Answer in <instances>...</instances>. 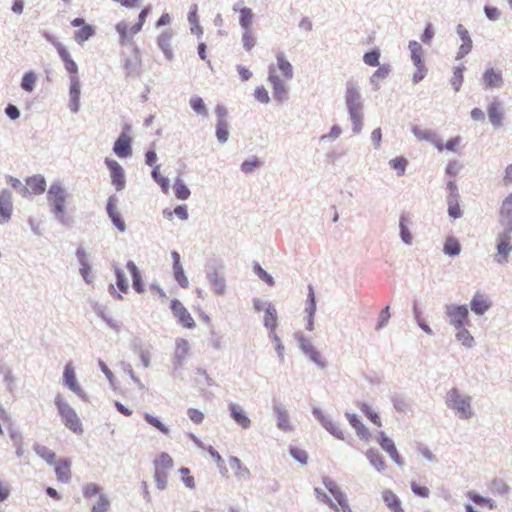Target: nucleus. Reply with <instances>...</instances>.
<instances>
[{"label": "nucleus", "instance_id": "1", "mask_svg": "<svg viewBox=\"0 0 512 512\" xmlns=\"http://www.w3.org/2000/svg\"><path fill=\"white\" fill-rule=\"evenodd\" d=\"M277 65H271L268 71V81L272 87L273 98L279 103L288 99V88L285 80L293 77V67L281 52L276 55Z\"/></svg>", "mask_w": 512, "mask_h": 512}, {"label": "nucleus", "instance_id": "2", "mask_svg": "<svg viewBox=\"0 0 512 512\" xmlns=\"http://www.w3.org/2000/svg\"><path fill=\"white\" fill-rule=\"evenodd\" d=\"M54 402L65 427L75 434H82L83 427L81 420L76 411L66 401L64 396L62 394H57Z\"/></svg>", "mask_w": 512, "mask_h": 512}, {"label": "nucleus", "instance_id": "3", "mask_svg": "<svg viewBox=\"0 0 512 512\" xmlns=\"http://www.w3.org/2000/svg\"><path fill=\"white\" fill-rule=\"evenodd\" d=\"M329 492L334 497L336 503H334L323 490L319 488L314 489L316 498L319 501L329 505L332 509L336 511L341 510L342 512H353L349 506V502L345 493L341 490L339 485L336 488L331 489Z\"/></svg>", "mask_w": 512, "mask_h": 512}, {"label": "nucleus", "instance_id": "4", "mask_svg": "<svg viewBox=\"0 0 512 512\" xmlns=\"http://www.w3.org/2000/svg\"><path fill=\"white\" fill-rule=\"evenodd\" d=\"M154 479L157 488L163 490L166 488L168 481V473L173 467V459L168 453H161L153 462Z\"/></svg>", "mask_w": 512, "mask_h": 512}, {"label": "nucleus", "instance_id": "5", "mask_svg": "<svg viewBox=\"0 0 512 512\" xmlns=\"http://www.w3.org/2000/svg\"><path fill=\"white\" fill-rule=\"evenodd\" d=\"M446 404L449 408L456 410L461 418L468 419L473 414L470 397L461 395L455 388L447 392Z\"/></svg>", "mask_w": 512, "mask_h": 512}, {"label": "nucleus", "instance_id": "6", "mask_svg": "<svg viewBox=\"0 0 512 512\" xmlns=\"http://www.w3.org/2000/svg\"><path fill=\"white\" fill-rule=\"evenodd\" d=\"M47 196L49 203L53 206V212L62 218L66 200L64 189L58 184H52L48 190Z\"/></svg>", "mask_w": 512, "mask_h": 512}, {"label": "nucleus", "instance_id": "7", "mask_svg": "<svg viewBox=\"0 0 512 512\" xmlns=\"http://www.w3.org/2000/svg\"><path fill=\"white\" fill-rule=\"evenodd\" d=\"M63 384L80 398H86V393L77 380L72 363H67L65 365L63 372Z\"/></svg>", "mask_w": 512, "mask_h": 512}, {"label": "nucleus", "instance_id": "8", "mask_svg": "<svg viewBox=\"0 0 512 512\" xmlns=\"http://www.w3.org/2000/svg\"><path fill=\"white\" fill-rule=\"evenodd\" d=\"M446 314L450 318L451 324L456 328L460 329L464 327L469 321L468 319V309L464 305H448L446 307Z\"/></svg>", "mask_w": 512, "mask_h": 512}, {"label": "nucleus", "instance_id": "9", "mask_svg": "<svg viewBox=\"0 0 512 512\" xmlns=\"http://www.w3.org/2000/svg\"><path fill=\"white\" fill-rule=\"evenodd\" d=\"M170 308L174 314V316L178 319L179 323L187 328V329H193L196 326V323L189 313V311L183 306V304L177 300L174 299L171 301Z\"/></svg>", "mask_w": 512, "mask_h": 512}, {"label": "nucleus", "instance_id": "10", "mask_svg": "<svg viewBox=\"0 0 512 512\" xmlns=\"http://www.w3.org/2000/svg\"><path fill=\"white\" fill-rule=\"evenodd\" d=\"M512 251L510 232L506 231L499 235L497 241V253L495 260L498 263H505L508 260V255Z\"/></svg>", "mask_w": 512, "mask_h": 512}, {"label": "nucleus", "instance_id": "11", "mask_svg": "<svg viewBox=\"0 0 512 512\" xmlns=\"http://www.w3.org/2000/svg\"><path fill=\"white\" fill-rule=\"evenodd\" d=\"M105 163L110 170V176L112 184L115 186L117 191L124 189L125 187V175L121 165L112 159H106Z\"/></svg>", "mask_w": 512, "mask_h": 512}, {"label": "nucleus", "instance_id": "12", "mask_svg": "<svg viewBox=\"0 0 512 512\" xmlns=\"http://www.w3.org/2000/svg\"><path fill=\"white\" fill-rule=\"evenodd\" d=\"M132 138L127 132H122L114 143L113 151L120 158L132 155Z\"/></svg>", "mask_w": 512, "mask_h": 512}, {"label": "nucleus", "instance_id": "13", "mask_svg": "<svg viewBox=\"0 0 512 512\" xmlns=\"http://www.w3.org/2000/svg\"><path fill=\"white\" fill-rule=\"evenodd\" d=\"M360 92L357 87L353 84H349L346 90V105L348 107L349 114L361 112L362 105L360 101Z\"/></svg>", "mask_w": 512, "mask_h": 512}, {"label": "nucleus", "instance_id": "14", "mask_svg": "<svg viewBox=\"0 0 512 512\" xmlns=\"http://www.w3.org/2000/svg\"><path fill=\"white\" fill-rule=\"evenodd\" d=\"M71 24L74 27H81L74 35L75 41L79 44L87 41L95 33L94 28L91 25L85 24V21L82 18L73 19Z\"/></svg>", "mask_w": 512, "mask_h": 512}, {"label": "nucleus", "instance_id": "15", "mask_svg": "<svg viewBox=\"0 0 512 512\" xmlns=\"http://www.w3.org/2000/svg\"><path fill=\"white\" fill-rule=\"evenodd\" d=\"M218 121L216 126V136L219 142L224 143L228 140L229 131L228 123L226 120V111L222 107H218L217 110Z\"/></svg>", "mask_w": 512, "mask_h": 512}, {"label": "nucleus", "instance_id": "16", "mask_svg": "<svg viewBox=\"0 0 512 512\" xmlns=\"http://www.w3.org/2000/svg\"><path fill=\"white\" fill-rule=\"evenodd\" d=\"M54 45L57 49L59 56L61 57V59L64 63V66H65V69L67 70V72L70 73V76H77L78 67H77V64L74 62V60L72 59L70 53L67 51V49L61 43L57 42V43H54Z\"/></svg>", "mask_w": 512, "mask_h": 512}, {"label": "nucleus", "instance_id": "17", "mask_svg": "<svg viewBox=\"0 0 512 512\" xmlns=\"http://www.w3.org/2000/svg\"><path fill=\"white\" fill-rule=\"evenodd\" d=\"M27 187L24 190V195L34 194L39 195L44 193L46 189V182L44 177L40 175L32 176L26 180Z\"/></svg>", "mask_w": 512, "mask_h": 512}, {"label": "nucleus", "instance_id": "18", "mask_svg": "<svg viewBox=\"0 0 512 512\" xmlns=\"http://www.w3.org/2000/svg\"><path fill=\"white\" fill-rule=\"evenodd\" d=\"M500 220L506 226L508 232H512V194H509L502 203Z\"/></svg>", "mask_w": 512, "mask_h": 512}, {"label": "nucleus", "instance_id": "19", "mask_svg": "<svg viewBox=\"0 0 512 512\" xmlns=\"http://www.w3.org/2000/svg\"><path fill=\"white\" fill-rule=\"evenodd\" d=\"M12 214V196L7 190L0 194V222H6L10 219Z\"/></svg>", "mask_w": 512, "mask_h": 512}, {"label": "nucleus", "instance_id": "20", "mask_svg": "<svg viewBox=\"0 0 512 512\" xmlns=\"http://www.w3.org/2000/svg\"><path fill=\"white\" fill-rule=\"evenodd\" d=\"M489 121L494 127H500L503 124L504 112L500 102L493 101L487 109Z\"/></svg>", "mask_w": 512, "mask_h": 512}, {"label": "nucleus", "instance_id": "21", "mask_svg": "<svg viewBox=\"0 0 512 512\" xmlns=\"http://www.w3.org/2000/svg\"><path fill=\"white\" fill-rule=\"evenodd\" d=\"M457 33L462 40V44L459 47V51L457 53V58H463L467 55L472 49V40L469 36L468 30L462 25L459 24L457 26Z\"/></svg>", "mask_w": 512, "mask_h": 512}, {"label": "nucleus", "instance_id": "22", "mask_svg": "<svg viewBox=\"0 0 512 512\" xmlns=\"http://www.w3.org/2000/svg\"><path fill=\"white\" fill-rule=\"evenodd\" d=\"M208 280L211 285L213 292L216 295H223L226 291V283L223 274L214 270L208 274Z\"/></svg>", "mask_w": 512, "mask_h": 512}, {"label": "nucleus", "instance_id": "23", "mask_svg": "<svg viewBox=\"0 0 512 512\" xmlns=\"http://www.w3.org/2000/svg\"><path fill=\"white\" fill-rule=\"evenodd\" d=\"M55 473L57 480L62 483H68L71 479V463L67 459L55 461Z\"/></svg>", "mask_w": 512, "mask_h": 512}, {"label": "nucleus", "instance_id": "24", "mask_svg": "<svg viewBox=\"0 0 512 512\" xmlns=\"http://www.w3.org/2000/svg\"><path fill=\"white\" fill-rule=\"evenodd\" d=\"M347 419L351 426L355 429L357 436L364 441H369L371 433L369 429L359 420L355 414H347Z\"/></svg>", "mask_w": 512, "mask_h": 512}, {"label": "nucleus", "instance_id": "25", "mask_svg": "<svg viewBox=\"0 0 512 512\" xmlns=\"http://www.w3.org/2000/svg\"><path fill=\"white\" fill-rule=\"evenodd\" d=\"M382 499L392 512H405L399 497L392 490L385 489L382 492Z\"/></svg>", "mask_w": 512, "mask_h": 512}, {"label": "nucleus", "instance_id": "26", "mask_svg": "<svg viewBox=\"0 0 512 512\" xmlns=\"http://www.w3.org/2000/svg\"><path fill=\"white\" fill-rule=\"evenodd\" d=\"M172 39L173 33L171 30H166L162 32L157 38V44L164 52L168 59H171L173 56L172 53Z\"/></svg>", "mask_w": 512, "mask_h": 512}, {"label": "nucleus", "instance_id": "27", "mask_svg": "<svg viewBox=\"0 0 512 512\" xmlns=\"http://www.w3.org/2000/svg\"><path fill=\"white\" fill-rule=\"evenodd\" d=\"M69 95L71 99V110L76 112L78 110L80 100V81L78 76H70Z\"/></svg>", "mask_w": 512, "mask_h": 512}, {"label": "nucleus", "instance_id": "28", "mask_svg": "<svg viewBox=\"0 0 512 512\" xmlns=\"http://www.w3.org/2000/svg\"><path fill=\"white\" fill-rule=\"evenodd\" d=\"M491 306V302L481 293H476L471 300V310L476 314H484Z\"/></svg>", "mask_w": 512, "mask_h": 512}, {"label": "nucleus", "instance_id": "29", "mask_svg": "<svg viewBox=\"0 0 512 512\" xmlns=\"http://www.w3.org/2000/svg\"><path fill=\"white\" fill-rule=\"evenodd\" d=\"M230 411L231 417L237 424H239L244 429L249 428L251 421L239 405L231 404Z\"/></svg>", "mask_w": 512, "mask_h": 512}, {"label": "nucleus", "instance_id": "30", "mask_svg": "<svg viewBox=\"0 0 512 512\" xmlns=\"http://www.w3.org/2000/svg\"><path fill=\"white\" fill-rule=\"evenodd\" d=\"M484 83L487 87H500L503 83L501 73L493 68L487 69L483 75Z\"/></svg>", "mask_w": 512, "mask_h": 512}, {"label": "nucleus", "instance_id": "31", "mask_svg": "<svg viewBox=\"0 0 512 512\" xmlns=\"http://www.w3.org/2000/svg\"><path fill=\"white\" fill-rule=\"evenodd\" d=\"M234 11H238L240 13L239 16V23L241 27L244 30L251 29L252 23H253V12L252 9L243 7V8H237L236 6L233 7Z\"/></svg>", "mask_w": 512, "mask_h": 512}, {"label": "nucleus", "instance_id": "32", "mask_svg": "<svg viewBox=\"0 0 512 512\" xmlns=\"http://www.w3.org/2000/svg\"><path fill=\"white\" fill-rule=\"evenodd\" d=\"M77 257L81 264L80 273L87 283L92 282V268L87 262L86 254L82 249L77 250Z\"/></svg>", "mask_w": 512, "mask_h": 512}, {"label": "nucleus", "instance_id": "33", "mask_svg": "<svg viewBox=\"0 0 512 512\" xmlns=\"http://www.w3.org/2000/svg\"><path fill=\"white\" fill-rule=\"evenodd\" d=\"M127 269L129 270V272L132 276L134 289L138 293H142L144 291V285H143L141 275H140V272H139L137 266L135 265L134 262L129 261L127 263Z\"/></svg>", "mask_w": 512, "mask_h": 512}, {"label": "nucleus", "instance_id": "34", "mask_svg": "<svg viewBox=\"0 0 512 512\" xmlns=\"http://www.w3.org/2000/svg\"><path fill=\"white\" fill-rule=\"evenodd\" d=\"M230 466L235 469V475L236 477L240 479H249L250 478V471L249 469L244 466L241 462V460L237 457H230L229 459Z\"/></svg>", "mask_w": 512, "mask_h": 512}, {"label": "nucleus", "instance_id": "35", "mask_svg": "<svg viewBox=\"0 0 512 512\" xmlns=\"http://www.w3.org/2000/svg\"><path fill=\"white\" fill-rule=\"evenodd\" d=\"M314 414L317 416V418L322 422L323 426L330 431L333 435H335L339 439L344 438L343 431L331 420L326 419L321 412L315 410Z\"/></svg>", "mask_w": 512, "mask_h": 512}, {"label": "nucleus", "instance_id": "36", "mask_svg": "<svg viewBox=\"0 0 512 512\" xmlns=\"http://www.w3.org/2000/svg\"><path fill=\"white\" fill-rule=\"evenodd\" d=\"M264 325L271 330V334L275 333L277 327V312L271 305H269L265 310Z\"/></svg>", "mask_w": 512, "mask_h": 512}, {"label": "nucleus", "instance_id": "37", "mask_svg": "<svg viewBox=\"0 0 512 512\" xmlns=\"http://www.w3.org/2000/svg\"><path fill=\"white\" fill-rule=\"evenodd\" d=\"M461 142V137L456 136L454 138L449 139L446 143H443L441 141H434V146L437 148L439 152H442L443 150L457 152Z\"/></svg>", "mask_w": 512, "mask_h": 512}, {"label": "nucleus", "instance_id": "38", "mask_svg": "<svg viewBox=\"0 0 512 512\" xmlns=\"http://www.w3.org/2000/svg\"><path fill=\"white\" fill-rule=\"evenodd\" d=\"M308 290H309V293H308V304L306 307V312L308 313V317H309L308 329L312 330L313 316L316 311V301H315V293H314V289H313L312 285L308 286Z\"/></svg>", "mask_w": 512, "mask_h": 512}, {"label": "nucleus", "instance_id": "39", "mask_svg": "<svg viewBox=\"0 0 512 512\" xmlns=\"http://www.w3.org/2000/svg\"><path fill=\"white\" fill-rule=\"evenodd\" d=\"M302 350L313 360L315 363L324 366L321 359V354L314 348V346L306 339H301Z\"/></svg>", "mask_w": 512, "mask_h": 512}, {"label": "nucleus", "instance_id": "40", "mask_svg": "<svg viewBox=\"0 0 512 512\" xmlns=\"http://www.w3.org/2000/svg\"><path fill=\"white\" fill-rule=\"evenodd\" d=\"M141 65V58L139 51L137 49L134 50V54L131 58L126 59L124 63V67L127 71V75H132L137 73Z\"/></svg>", "mask_w": 512, "mask_h": 512}, {"label": "nucleus", "instance_id": "41", "mask_svg": "<svg viewBox=\"0 0 512 512\" xmlns=\"http://www.w3.org/2000/svg\"><path fill=\"white\" fill-rule=\"evenodd\" d=\"M275 412L277 415V426L283 431L292 430V425L289 420V416L286 410L281 407H276Z\"/></svg>", "mask_w": 512, "mask_h": 512}, {"label": "nucleus", "instance_id": "42", "mask_svg": "<svg viewBox=\"0 0 512 512\" xmlns=\"http://www.w3.org/2000/svg\"><path fill=\"white\" fill-rule=\"evenodd\" d=\"M366 457L378 471H383L386 468L385 460L378 451L369 449L366 452Z\"/></svg>", "mask_w": 512, "mask_h": 512}, {"label": "nucleus", "instance_id": "43", "mask_svg": "<svg viewBox=\"0 0 512 512\" xmlns=\"http://www.w3.org/2000/svg\"><path fill=\"white\" fill-rule=\"evenodd\" d=\"M34 451L38 456L44 459L49 464H54L56 460V454L47 446L42 444H36Z\"/></svg>", "mask_w": 512, "mask_h": 512}, {"label": "nucleus", "instance_id": "44", "mask_svg": "<svg viewBox=\"0 0 512 512\" xmlns=\"http://www.w3.org/2000/svg\"><path fill=\"white\" fill-rule=\"evenodd\" d=\"M409 49L411 52V58L415 66H421L423 62V49L417 41H411L409 43Z\"/></svg>", "mask_w": 512, "mask_h": 512}, {"label": "nucleus", "instance_id": "45", "mask_svg": "<svg viewBox=\"0 0 512 512\" xmlns=\"http://www.w3.org/2000/svg\"><path fill=\"white\" fill-rule=\"evenodd\" d=\"M173 275H174L176 282L178 283V285L181 288H188L189 280H188L187 276L185 275L182 265L173 267Z\"/></svg>", "mask_w": 512, "mask_h": 512}, {"label": "nucleus", "instance_id": "46", "mask_svg": "<svg viewBox=\"0 0 512 512\" xmlns=\"http://www.w3.org/2000/svg\"><path fill=\"white\" fill-rule=\"evenodd\" d=\"M174 192L175 196L181 200H186L190 196V190L180 179H177L174 183Z\"/></svg>", "mask_w": 512, "mask_h": 512}, {"label": "nucleus", "instance_id": "47", "mask_svg": "<svg viewBox=\"0 0 512 512\" xmlns=\"http://www.w3.org/2000/svg\"><path fill=\"white\" fill-rule=\"evenodd\" d=\"M448 213L453 218H460L462 216V211L458 202V195L454 197H449L448 199Z\"/></svg>", "mask_w": 512, "mask_h": 512}, {"label": "nucleus", "instance_id": "48", "mask_svg": "<svg viewBox=\"0 0 512 512\" xmlns=\"http://www.w3.org/2000/svg\"><path fill=\"white\" fill-rule=\"evenodd\" d=\"M464 66H459L454 69L453 76L451 78V85L455 91H459L464 80Z\"/></svg>", "mask_w": 512, "mask_h": 512}, {"label": "nucleus", "instance_id": "49", "mask_svg": "<svg viewBox=\"0 0 512 512\" xmlns=\"http://www.w3.org/2000/svg\"><path fill=\"white\" fill-rule=\"evenodd\" d=\"M159 165H156L152 171L153 179L160 185L162 191L164 193H168L169 191V180L168 178L162 176L159 171Z\"/></svg>", "mask_w": 512, "mask_h": 512}, {"label": "nucleus", "instance_id": "50", "mask_svg": "<svg viewBox=\"0 0 512 512\" xmlns=\"http://www.w3.org/2000/svg\"><path fill=\"white\" fill-rule=\"evenodd\" d=\"M175 354L178 358L184 359L189 352V343L186 339L178 338L175 343Z\"/></svg>", "mask_w": 512, "mask_h": 512}, {"label": "nucleus", "instance_id": "51", "mask_svg": "<svg viewBox=\"0 0 512 512\" xmlns=\"http://www.w3.org/2000/svg\"><path fill=\"white\" fill-rule=\"evenodd\" d=\"M456 338L459 342H461L464 346L470 348L473 346L474 338L471 336L469 331L464 327L458 329L456 334Z\"/></svg>", "mask_w": 512, "mask_h": 512}, {"label": "nucleus", "instance_id": "52", "mask_svg": "<svg viewBox=\"0 0 512 512\" xmlns=\"http://www.w3.org/2000/svg\"><path fill=\"white\" fill-rule=\"evenodd\" d=\"M467 497L469 499H471L477 505H485L489 509H494L495 508L494 503L490 499L482 497V496H480L479 494H477L474 491H469L467 493Z\"/></svg>", "mask_w": 512, "mask_h": 512}, {"label": "nucleus", "instance_id": "53", "mask_svg": "<svg viewBox=\"0 0 512 512\" xmlns=\"http://www.w3.org/2000/svg\"><path fill=\"white\" fill-rule=\"evenodd\" d=\"M389 164L397 172V175L402 176L406 171L408 161L404 157H396L390 160Z\"/></svg>", "mask_w": 512, "mask_h": 512}, {"label": "nucleus", "instance_id": "54", "mask_svg": "<svg viewBox=\"0 0 512 512\" xmlns=\"http://www.w3.org/2000/svg\"><path fill=\"white\" fill-rule=\"evenodd\" d=\"M241 40L246 51H250L256 44V38L251 29L244 30Z\"/></svg>", "mask_w": 512, "mask_h": 512}, {"label": "nucleus", "instance_id": "55", "mask_svg": "<svg viewBox=\"0 0 512 512\" xmlns=\"http://www.w3.org/2000/svg\"><path fill=\"white\" fill-rule=\"evenodd\" d=\"M444 252L450 256L458 255L460 252V244L455 238H448L444 245Z\"/></svg>", "mask_w": 512, "mask_h": 512}, {"label": "nucleus", "instance_id": "56", "mask_svg": "<svg viewBox=\"0 0 512 512\" xmlns=\"http://www.w3.org/2000/svg\"><path fill=\"white\" fill-rule=\"evenodd\" d=\"M190 106L192 109L202 116H206L208 111L202 98L194 96L190 99Z\"/></svg>", "mask_w": 512, "mask_h": 512}, {"label": "nucleus", "instance_id": "57", "mask_svg": "<svg viewBox=\"0 0 512 512\" xmlns=\"http://www.w3.org/2000/svg\"><path fill=\"white\" fill-rule=\"evenodd\" d=\"M150 11H151L150 7H145L144 9H142V11L139 14L137 23H135L131 27V32L133 34H137L138 32L141 31V29H142V27H143V25H144V23L146 21L147 16L149 15Z\"/></svg>", "mask_w": 512, "mask_h": 512}, {"label": "nucleus", "instance_id": "58", "mask_svg": "<svg viewBox=\"0 0 512 512\" xmlns=\"http://www.w3.org/2000/svg\"><path fill=\"white\" fill-rule=\"evenodd\" d=\"M360 409L373 424H375L378 427L382 426L379 415L376 412L372 411V409L367 404H362L360 406Z\"/></svg>", "mask_w": 512, "mask_h": 512}, {"label": "nucleus", "instance_id": "59", "mask_svg": "<svg viewBox=\"0 0 512 512\" xmlns=\"http://www.w3.org/2000/svg\"><path fill=\"white\" fill-rule=\"evenodd\" d=\"M144 419L146 420L147 423H149L150 425L154 426L160 432H162L164 434H168L169 433L168 427H166L159 419H157L156 417L152 416L151 414L145 413L144 414Z\"/></svg>", "mask_w": 512, "mask_h": 512}, {"label": "nucleus", "instance_id": "60", "mask_svg": "<svg viewBox=\"0 0 512 512\" xmlns=\"http://www.w3.org/2000/svg\"><path fill=\"white\" fill-rule=\"evenodd\" d=\"M36 83V76L33 72L26 73L21 82V87L28 92H31L34 89Z\"/></svg>", "mask_w": 512, "mask_h": 512}, {"label": "nucleus", "instance_id": "61", "mask_svg": "<svg viewBox=\"0 0 512 512\" xmlns=\"http://www.w3.org/2000/svg\"><path fill=\"white\" fill-rule=\"evenodd\" d=\"M115 274H116V278H117V282H116L117 287L119 288V290L122 293H126L128 290L129 284H128L127 278L125 277L124 272L121 269L116 268Z\"/></svg>", "mask_w": 512, "mask_h": 512}, {"label": "nucleus", "instance_id": "62", "mask_svg": "<svg viewBox=\"0 0 512 512\" xmlns=\"http://www.w3.org/2000/svg\"><path fill=\"white\" fill-rule=\"evenodd\" d=\"M116 30L120 35L121 43H124L130 36L134 35L131 32V27L129 28L125 22H119L116 25Z\"/></svg>", "mask_w": 512, "mask_h": 512}, {"label": "nucleus", "instance_id": "63", "mask_svg": "<svg viewBox=\"0 0 512 512\" xmlns=\"http://www.w3.org/2000/svg\"><path fill=\"white\" fill-rule=\"evenodd\" d=\"M379 57V51L373 50L364 54L363 61L365 64L374 67L379 65Z\"/></svg>", "mask_w": 512, "mask_h": 512}, {"label": "nucleus", "instance_id": "64", "mask_svg": "<svg viewBox=\"0 0 512 512\" xmlns=\"http://www.w3.org/2000/svg\"><path fill=\"white\" fill-rule=\"evenodd\" d=\"M110 503L106 496L101 495L96 502V504L92 507V512H107L109 509Z\"/></svg>", "mask_w": 512, "mask_h": 512}]
</instances>
